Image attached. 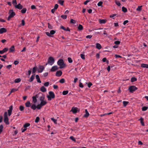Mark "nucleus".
<instances>
[{
  "label": "nucleus",
  "mask_w": 148,
  "mask_h": 148,
  "mask_svg": "<svg viewBox=\"0 0 148 148\" xmlns=\"http://www.w3.org/2000/svg\"><path fill=\"white\" fill-rule=\"evenodd\" d=\"M138 120L140 121L141 124L142 126H144L145 125V124L143 122V118L141 117L140 119H139Z\"/></svg>",
  "instance_id": "23"
},
{
  "label": "nucleus",
  "mask_w": 148,
  "mask_h": 148,
  "mask_svg": "<svg viewBox=\"0 0 148 148\" xmlns=\"http://www.w3.org/2000/svg\"><path fill=\"white\" fill-rule=\"evenodd\" d=\"M36 79H37V82H38L39 83H41V82L40 79L38 75H36Z\"/></svg>",
  "instance_id": "22"
},
{
  "label": "nucleus",
  "mask_w": 148,
  "mask_h": 148,
  "mask_svg": "<svg viewBox=\"0 0 148 148\" xmlns=\"http://www.w3.org/2000/svg\"><path fill=\"white\" fill-rule=\"evenodd\" d=\"M19 109L21 111H23L24 110V107L22 106H21L19 107Z\"/></svg>",
  "instance_id": "44"
},
{
  "label": "nucleus",
  "mask_w": 148,
  "mask_h": 148,
  "mask_svg": "<svg viewBox=\"0 0 148 148\" xmlns=\"http://www.w3.org/2000/svg\"><path fill=\"white\" fill-rule=\"evenodd\" d=\"M45 99V96L43 95L42 94V95L40 96V100L41 101H44V100Z\"/></svg>",
  "instance_id": "33"
},
{
  "label": "nucleus",
  "mask_w": 148,
  "mask_h": 148,
  "mask_svg": "<svg viewBox=\"0 0 148 148\" xmlns=\"http://www.w3.org/2000/svg\"><path fill=\"white\" fill-rule=\"evenodd\" d=\"M61 17L63 19H65L67 18V15H63L61 16Z\"/></svg>",
  "instance_id": "48"
},
{
  "label": "nucleus",
  "mask_w": 148,
  "mask_h": 148,
  "mask_svg": "<svg viewBox=\"0 0 148 148\" xmlns=\"http://www.w3.org/2000/svg\"><path fill=\"white\" fill-rule=\"evenodd\" d=\"M30 102L29 101H28L25 103V105L26 107H29L30 106Z\"/></svg>",
  "instance_id": "30"
},
{
  "label": "nucleus",
  "mask_w": 148,
  "mask_h": 148,
  "mask_svg": "<svg viewBox=\"0 0 148 148\" xmlns=\"http://www.w3.org/2000/svg\"><path fill=\"white\" fill-rule=\"evenodd\" d=\"M141 67L143 68H148V64H141Z\"/></svg>",
  "instance_id": "26"
},
{
  "label": "nucleus",
  "mask_w": 148,
  "mask_h": 148,
  "mask_svg": "<svg viewBox=\"0 0 148 148\" xmlns=\"http://www.w3.org/2000/svg\"><path fill=\"white\" fill-rule=\"evenodd\" d=\"M30 125V124L29 123H27L24 124L23 126V127L25 128H27V127Z\"/></svg>",
  "instance_id": "27"
},
{
  "label": "nucleus",
  "mask_w": 148,
  "mask_h": 148,
  "mask_svg": "<svg viewBox=\"0 0 148 148\" xmlns=\"http://www.w3.org/2000/svg\"><path fill=\"white\" fill-rule=\"evenodd\" d=\"M62 74V72L61 71L59 70L57 71L56 74V75L57 77H60Z\"/></svg>",
  "instance_id": "11"
},
{
  "label": "nucleus",
  "mask_w": 148,
  "mask_h": 148,
  "mask_svg": "<svg viewBox=\"0 0 148 148\" xmlns=\"http://www.w3.org/2000/svg\"><path fill=\"white\" fill-rule=\"evenodd\" d=\"M70 23L73 24H75L76 23V21L73 19H71L70 20Z\"/></svg>",
  "instance_id": "51"
},
{
  "label": "nucleus",
  "mask_w": 148,
  "mask_h": 148,
  "mask_svg": "<svg viewBox=\"0 0 148 148\" xmlns=\"http://www.w3.org/2000/svg\"><path fill=\"white\" fill-rule=\"evenodd\" d=\"M45 33L46 34L47 36H49V37H50V36H52L51 35V34H50V32L49 33V32H45Z\"/></svg>",
  "instance_id": "59"
},
{
  "label": "nucleus",
  "mask_w": 148,
  "mask_h": 148,
  "mask_svg": "<svg viewBox=\"0 0 148 148\" xmlns=\"http://www.w3.org/2000/svg\"><path fill=\"white\" fill-rule=\"evenodd\" d=\"M13 109V107L12 106H11L9 107V109L8 110V115L9 116H10L11 114L12 111Z\"/></svg>",
  "instance_id": "8"
},
{
  "label": "nucleus",
  "mask_w": 148,
  "mask_h": 148,
  "mask_svg": "<svg viewBox=\"0 0 148 148\" xmlns=\"http://www.w3.org/2000/svg\"><path fill=\"white\" fill-rule=\"evenodd\" d=\"M12 67L11 65H9L6 66V68L8 69H10Z\"/></svg>",
  "instance_id": "63"
},
{
  "label": "nucleus",
  "mask_w": 148,
  "mask_h": 148,
  "mask_svg": "<svg viewBox=\"0 0 148 148\" xmlns=\"http://www.w3.org/2000/svg\"><path fill=\"white\" fill-rule=\"evenodd\" d=\"M122 10L124 12H127V9L124 6L122 7Z\"/></svg>",
  "instance_id": "32"
},
{
  "label": "nucleus",
  "mask_w": 148,
  "mask_h": 148,
  "mask_svg": "<svg viewBox=\"0 0 148 148\" xmlns=\"http://www.w3.org/2000/svg\"><path fill=\"white\" fill-rule=\"evenodd\" d=\"M51 120L53 121L54 123L57 124V120L53 118H51Z\"/></svg>",
  "instance_id": "46"
},
{
  "label": "nucleus",
  "mask_w": 148,
  "mask_h": 148,
  "mask_svg": "<svg viewBox=\"0 0 148 148\" xmlns=\"http://www.w3.org/2000/svg\"><path fill=\"white\" fill-rule=\"evenodd\" d=\"M60 28L61 29H63L64 30L66 31H69L70 32V30L69 29V27H67L66 29L63 26H61L60 27Z\"/></svg>",
  "instance_id": "19"
},
{
  "label": "nucleus",
  "mask_w": 148,
  "mask_h": 148,
  "mask_svg": "<svg viewBox=\"0 0 148 148\" xmlns=\"http://www.w3.org/2000/svg\"><path fill=\"white\" fill-rule=\"evenodd\" d=\"M138 88L134 86H130L129 87L128 90L130 92L133 93Z\"/></svg>",
  "instance_id": "6"
},
{
  "label": "nucleus",
  "mask_w": 148,
  "mask_h": 148,
  "mask_svg": "<svg viewBox=\"0 0 148 148\" xmlns=\"http://www.w3.org/2000/svg\"><path fill=\"white\" fill-rule=\"evenodd\" d=\"M137 79L134 77H132L131 79V81L132 82H136L137 81Z\"/></svg>",
  "instance_id": "28"
},
{
  "label": "nucleus",
  "mask_w": 148,
  "mask_h": 148,
  "mask_svg": "<svg viewBox=\"0 0 148 148\" xmlns=\"http://www.w3.org/2000/svg\"><path fill=\"white\" fill-rule=\"evenodd\" d=\"M37 68L36 66H35L32 69V73L34 74L36 73V71Z\"/></svg>",
  "instance_id": "29"
},
{
  "label": "nucleus",
  "mask_w": 148,
  "mask_h": 148,
  "mask_svg": "<svg viewBox=\"0 0 148 148\" xmlns=\"http://www.w3.org/2000/svg\"><path fill=\"white\" fill-rule=\"evenodd\" d=\"M56 31L54 30H51L50 31V33L51 35H53L55 34Z\"/></svg>",
  "instance_id": "50"
},
{
  "label": "nucleus",
  "mask_w": 148,
  "mask_h": 148,
  "mask_svg": "<svg viewBox=\"0 0 148 148\" xmlns=\"http://www.w3.org/2000/svg\"><path fill=\"white\" fill-rule=\"evenodd\" d=\"M59 82L60 83L63 84L65 82V79L64 78H62L59 80Z\"/></svg>",
  "instance_id": "40"
},
{
  "label": "nucleus",
  "mask_w": 148,
  "mask_h": 148,
  "mask_svg": "<svg viewBox=\"0 0 148 148\" xmlns=\"http://www.w3.org/2000/svg\"><path fill=\"white\" fill-rule=\"evenodd\" d=\"M71 111L74 114L77 113L78 111H79V110L78 109V108L77 107H73L71 110Z\"/></svg>",
  "instance_id": "7"
},
{
  "label": "nucleus",
  "mask_w": 148,
  "mask_h": 148,
  "mask_svg": "<svg viewBox=\"0 0 148 148\" xmlns=\"http://www.w3.org/2000/svg\"><path fill=\"white\" fill-rule=\"evenodd\" d=\"M27 128H24L23 127L21 128V130H22V132H23L27 130Z\"/></svg>",
  "instance_id": "61"
},
{
  "label": "nucleus",
  "mask_w": 148,
  "mask_h": 148,
  "mask_svg": "<svg viewBox=\"0 0 148 148\" xmlns=\"http://www.w3.org/2000/svg\"><path fill=\"white\" fill-rule=\"evenodd\" d=\"M40 90L43 92H45L46 91V89L44 86H42L40 88Z\"/></svg>",
  "instance_id": "25"
},
{
  "label": "nucleus",
  "mask_w": 148,
  "mask_h": 148,
  "mask_svg": "<svg viewBox=\"0 0 148 148\" xmlns=\"http://www.w3.org/2000/svg\"><path fill=\"white\" fill-rule=\"evenodd\" d=\"M115 3L116 4L118 5V6H119L121 5V3L119 1H116Z\"/></svg>",
  "instance_id": "55"
},
{
  "label": "nucleus",
  "mask_w": 148,
  "mask_h": 148,
  "mask_svg": "<svg viewBox=\"0 0 148 148\" xmlns=\"http://www.w3.org/2000/svg\"><path fill=\"white\" fill-rule=\"evenodd\" d=\"M36 106V108L38 109H40L41 108V107H42L40 104H38Z\"/></svg>",
  "instance_id": "54"
},
{
  "label": "nucleus",
  "mask_w": 148,
  "mask_h": 148,
  "mask_svg": "<svg viewBox=\"0 0 148 148\" xmlns=\"http://www.w3.org/2000/svg\"><path fill=\"white\" fill-rule=\"evenodd\" d=\"M58 3L61 5H63L64 1L62 0H59L58 1Z\"/></svg>",
  "instance_id": "36"
},
{
  "label": "nucleus",
  "mask_w": 148,
  "mask_h": 148,
  "mask_svg": "<svg viewBox=\"0 0 148 148\" xmlns=\"http://www.w3.org/2000/svg\"><path fill=\"white\" fill-rule=\"evenodd\" d=\"M49 85V82H45L44 84V85L45 86L47 87Z\"/></svg>",
  "instance_id": "57"
},
{
  "label": "nucleus",
  "mask_w": 148,
  "mask_h": 148,
  "mask_svg": "<svg viewBox=\"0 0 148 148\" xmlns=\"http://www.w3.org/2000/svg\"><path fill=\"white\" fill-rule=\"evenodd\" d=\"M8 50V48H5L3 50H0V54H3L5 52L7 51Z\"/></svg>",
  "instance_id": "15"
},
{
  "label": "nucleus",
  "mask_w": 148,
  "mask_h": 148,
  "mask_svg": "<svg viewBox=\"0 0 148 148\" xmlns=\"http://www.w3.org/2000/svg\"><path fill=\"white\" fill-rule=\"evenodd\" d=\"M35 76V74H34L32 75L31 76L30 78L28 80V81L29 82H32L34 79Z\"/></svg>",
  "instance_id": "18"
},
{
  "label": "nucleus",
  "mask_w": 148,
  "mask_h": 148,
  "mask_svg": "<svg viewBox=\"0 0 148 148\" xmlns=\"http://www.w3.org/2000/svg\"><path fill=\"white\" fill-rule=\"evenodd\" d=\"M68 60L69 62L70 63H71L73 62V60L71 58L69 57L68 58Z\"/></svg>",
  "instance_id": "47"
},
{
  "label": "nucleus",
  "mask_w": 148,
  "mask_h": 148,
  "mask_svg": "<svg viewBox=\"0 0 148 148\" xmlns=\"http://www.w3.org/2000/svg\"><path fill=\"white\" fill-rule=\"evenodd\" d=\"M103 3L102 1H100L98 3L97 5L98 6H101Z\"/></svg>",
  "instance_id": "41"
},
{
  "label": "nucleus",
  "mask_w": 148,
  "mask_h": 148,
  "mask_svg": "<svg viewBox=\"0 0 148 148\" xmlns=\"http://www.w3.org/2000/svg\"><path fill=\"white\" fill-rule=\"evenodd\" d=\"M44 69V67L42 66H40L38 70V73H42Z\"/></svg>",
  "instance_id": "9"
},
{
  "label": "nucleus",
  "mask_w": 148,
  "mask_h": 148,
  "mask_svg": "<svg viewBox=\"0 0 148 148\" xmlns=\"http://www.w3.org/2000/svg\"><path fill=\"white\" fill-rule=\"evenodd\" d=\"M49 95H47V97L49 101L51 100L52 99L54 98L55 97V95L54 92L51 91L49 92Z\"/></svg>",
  "instance_id": "4"
},
{
  "label": "nucleus",
  "mask_w": 148,
  "mask_h": 148,
  "mask_svg": "<svg viewBox=\"0 0 148 148\" xmlns=\"http://www.w3.org/2000/svg\"><path fill=\"white\" fill-rule=\"evenodd\" d=\"M55 62V60L54 58L51 56L49 57L48 60L47 62L46 65H47V64H49L51 65H52Z\"/></svg>",
  "instance_id": "2"
},
{
  "label": "nucleus",
  "mask_w": 148,
  "mask_h": 148,
  "mask_svg": "<svg viewBox=\"0 0 148 148\" xmlns=\"http://www.w3.org/2000/svg\"><path fill=\"white\" fill-rule=\"evenodd\" d=\"M27 128H24L23 127L21 128V130H22V132H23L27 130Z\"/></svg>",
  "instance_id": "60"
},
{
  "label": "nucleus",
  "mask_w": 148,
  "mask_h": 148,
  "mask_svg": "<svg viewBox=\"0 0 148 148\" xmlns=\"http://www.w3.org/2000/svg\"><path fill=\"white\" fill-rule=\"evenodd\" d=\"M27 128H24L23 127L21 128V130H22V132H23L27 130Z\"/></svg>",
  "instance_id": "62"
},
{
  "label": "nucleus",
  "mask_w": 148,
  "mask_h": 148,
  "mask_svg": "<svg viewBox=\"0 0 148 148\" xmlns=\"http://www.w3.org/2000/svg\"><path fill=\"white\" fill-rule=\"evenodd\" d=\"M40 120V118L39 117H36L35 120V122L36 123H38Z\"/></svg>",
  "instance_id": "45"
},
{
  "label": "nucleus",
  "mask_w": 148,
  "mask_h": 148,
  "mask_svg": "<svg viewBox=\"0 0 148 148\" xmlns=\"http://www.w3.org/2000/svg\"><path fill=\"white\" fill-rule=\"evenodd\" d=\"M38 94L36 95L35 96H33L32 97L33 101L34 103H35L37 102V100L36 97H38Z\"/></svg>",
  "instance_id": "13"
},
{
  "label": "nucleus",
  "mask_w": 148,
  "mask_h": 148,
  "mask_svg": "<svg viewBox=\"0 0 148 148\" xmlns=\"http://www.w3.org/2000/svg\"><path fill=\"white\" fill-rule=\"evenodd\" d=\"M27 11V9L25 8H23L22 9V10H21V12L22 13L24 14Z\"/></svg>",
  "instance_id": "31"
},
{
  "label": "nucleus",
  "mask_w": 148,
  "mask_h": 148,
  "mask_svg": "<svg viewBox=\"0 0 148 148\" xmlns=\"http://www.w3.org/2000/svg\"><path fill=\"white\" fill-rule=\"evenodd\" d=\"M21 81V79L20 78H17L15 79L14 82L16 83H18L19 82Z\"/></svg>",
  "instance_id": "34"
},
{
  "label": "nucleus",
  "mask_w": 148,
  "mask_h": 148,
  "mask_svg": "<svg viewBox=\"0 0 148 148\" xmlns=\"http://www.w3.org/2000/svg\"><path fill=\"white\" fill-rule=\"evenodd\" d=\"M4 121L6 125H8L9 124L8 122V116L7 112H4Z\"/></svg>",
  "instance_id": "5"
},
{
  "label": "nucleus",
  "mask_w": 148,
  "mask_h": 148,
  "mask_svg": "<svg viewBox=\"0 0 148 148\" xmlns=\"http://www.w3.org/2000/svg\"><path fill=\"white\" fill-rule=\"evenodd\" d=\"M58 5L57 4H56L54 6V9L55 10H56L58 8Z\"/></svg>",
  "instance_id": "64"
},
{
  "label": "nucleus",
  "mask_w": 148,
  "mask_h": 148,
  "mask_svg": "<svg viewBox=\"0 0 148 148\" xmlns=\"http://www.w3.org/2000/svg\"><path fill=\"white\" fill-rule=\"evenodd\" d=\"M57 63L58 65L60 66V69H63L65 66V64L64 63V61L62 59H59Z\"/></svg>",
  "instance_id": "1"
},
{
  "label": "nucleus",
  "mask_w": 148,
  "mask_h": 148,
  "mask_svg": "<svg viewBox=\"0 0 148 148\" xmlns=\"http://www.w3.org/2000/svg\"><path fill=\"white\" fill-rule=\"evenodd\" d=\"M47 102L45 101L44 100L41 101L40 104V105L42 106L45 105L47 104Z\"/></svg>",
  "instance_id": "24"
},
{
  "label": "nucleus",
  "mask_w": 148,
  "mask_h": 148,
  "mask_svg": "<svg viewBox=\"0 0 148 148\" xmlns=\"http://www.w3.org/2000/svg\"><path fill=\"white\" fill-rule=\"evenodd\" d=\"M36 105L34 104H32V106L31 107V108L33 110H35L36 108Z\"/></svg>",
  "instance_id": "35"
},
{
  "label": "nucleus",
  "mask_w": 148,
  "mask_h": 148,
  "mask_svg": "<svg viewBox=\"0 0 148 148\" xmlns=\"http://www.w3.org/2000/svg\"><path fill=\"white\" fill-rule=\"evenodd\" d=\"M7 32L6 29L5 28H1L0 29V34H1Z\"/></svg>",
  "instance_id": "12"
},
{
  "label": "nucleus",
  "mask_w": 148,
  "mask_h": 148,
  "mask_svg": "<svg viewBox=\"0 0 148 148\" xmlns=\"http://www.w3.org/2000/svg\"><path fill=\"white\" fill-rule=\"evenodd\" d=\"M148 107L147 106L143 107L142 108V110L143 111H145L148 109Z\"/></svg>",
  "instance_id": "39"
},
{
  "label": "nucleus",
  "mask_w": 148,
  "mask_h": 148,
  "mask_svg": "<svg viewBox=\"0 0 148 148\" xmlns=\"http://www.w3.org/2000/svg\"><path fill=\"white\" fill-rule=\"evenodd\" d=\"M129 103L128 101H124L123 102V104L124 107L126 106Z\"/></svg>",
  "instance_id": "38"
},
{
  "label": "nucleus",
  "mask_w": 148,
  "mask_h": 148,
  "mask_svg": "<svg viewBox=\"0 0 148 148\" xmlns=\"http://www.w3.org/2000/svg\"><path fill=\"white\" fill-rule=\"evenodd\" d=\"M14 46H12L9 49V52H13L14 51Z\"/></svg>",
  "instance_id": "20"
},
{
  "label": "nucleus",
  "mask_w": 148,
  "mask_h": 148,
  "mask_svg": "<svg viewBox=\"0 0 148 148\" xmlns=\"http://www.w3.org/2000/svg\"><path fill=\"white\" fill-rule=\"evenodd\" d=\"M142 7V5L138 6L137 8L136 9V10L138 11H141V8Z\"/></svg>",
  "instance_id": "43"
},
{
  "label": "nucleus",
  "mask_w": 148,
  "mask_h": 148,
  "mask_svg": "<svg viewBox=\"0 0 148 148\" xmlns=\"http://www.w3.org/2000/svg\"><path fill=\"white\" fill-rule=\"evenodd\" d=\"M96 47L98 49H100L102 48L101 45L98 43H97L96 44Z\"/></svg>",
  "instance_id": "16"
},
{
  "label": "nucleus",
  "mask_w": 148,
  "mask_h": 148,
  "mask_svg": "<svg viewBox=\"0 0 148 148\" xmlns=\"http://www.w3.org/2000/svg\"><path fill=\"white\" fill-rule=\"evenodd\" d=\"M80 57L82 59L84 60L85 59V55L83 54H81Z\"/></svg>",
  "instance_id": "58"
},
{
  "label": "nucleus",
  "mask_w": 148,
  "mask_h": 148,
  "mask_svg": "<svg viewBox=\"0 0 148 148\" xmlns=\"http://www.w3.org/2000/svg\"><path fill=\"white\" fill-rule=\"evenodd\" d=\"M69 91L68 90H65V91H64L62 92V94L63 95H67Z\"/></svg>",
  "instance_id": "42"
},
{
  "label": "nucleus",
  "mask_w": 148,
  "mask_h": 148,
  "mask_svg": "<svg viewBox=\"0 0 148 148\" xmlns=\"http://www.w3.org/2000/svg\"><path fill=\"white\" fill-rule=\"evenodd\" d=\"M58 69V66H54L52 67L51 69V71L52 72H53L55 71Z\"/></svg>",
  "instance_id": "14"
},
{
  "label": "nucleus",
  "mask_w": 148,
  "mask_h": 148,
  "mask_svg": "<svg viewBox=\"0 0 148 148\" xmlns=\"http://www.w3.org/2000/svg\"><path fill=\"white\" fill-rule=\"evenodd\" d=\"M15 8H16L18 9L19 10L22 9L23 8V6L20 3H18L17 5H14Z\"/></svg>",
  "instance_id": "10"
},
{
  "label": "nucleus",
  "mask_w": 148,
  "mask_h": 148,
  "mask_svg": "<svg viewBox=\"0 0 148 148\" xmlns=\"http://www.w3.org/2000/svg\"><path fill=\"white\" fill-rule=\"evenodd\" d=\"M78 28L79 30H81L83 29V27L81 25L79 24L78 26Z\"/></svg>",
  "instance_id": "37"
},
{
  "label": "nucleus",
  "mask_w": 148,
  "mask_h": 148,
  "mask_svg": "<svg viewBox=\"0 0 148 148\" xmlns=\"http://www.w3.org/2000/svg\"><path fill=\"white\" fill-rule=\"evenodd\" d=\"M9 14L10 15L8 16L7 20L8 21H9L10 19L13 17L15 15V13L14 12L13 10H10L9 11Z\"/></svg>",
  "instance_id": "3"
},
{
  "label": "nucleus",
  "mask_w": 148,
  "mask_h": 148,
  "mask_svg": "<svg viewBox=\"0 0 148 148\" xmlns=\"http://www.w3.org/2000/svg\"><path fill=\"white\" fill-rule=\"evenodd\" d=\"M120 42L119 41H116L114 42V43L116 45H118L120 44Z\"/></svg>",
  "instance_id": "53"
},
{
  "label": "nucleus",
  "mask_w": 148,
  "mask_h": 148,
  "mask_svg": "<svg viewBox=\"0 0 148 148\" xmlns=\"http://www.w3.org/2000/svg\"><path fill=\"white\" fill-rule=\"evenodd\" d=\"M99 22L100 24H105L106 22V21L104 19H99Z\"/></svg>",
  "instance_id": "21"
},
{
  "label": "nucleus",
  "mask_w": 148,
  "mask_h": 148,
  "mask_svg": "<svg viewBox=\"0 0 148 148\" xmlns=\"http://www.w3.org/2000/svg\"><path fill=\"white\" fill-rule=\"evenodd\" d=\"M18 89H16L15 88H13L12 89L11 91V93L14 92L16 91H17Z\"/></svg>",
  "instance_id": "49"
},
{
  "label": "nucleus",
  "mask_w": 148,
  "mask_h": 148,
  "mask_svg": "<svg viewBox=\"0 0 148 148\" xmlns=\"http://www.w3.org/2000/svg\"><path fill=\"white\" fill-rule=\"evenodd\" d=\"M92 84L90 82H89L87 84L88 86V88H90Z\"/></svg>",
  "instance_id": "52"
},
{
  "label": "nucleus",
  "mask_w": 148,
  "mask_h": 148,
  "mask_svg": "<svg viewBox=\"0 0 148 148\" xmlns=\"http://www.w3.org/2000/svg\"><path fill=\"white\" fill-rule=\"evenodd\" d=\"M70 138L74 142L76 141V140L75 138L73 136H71L70 137Z\"/></svg>",
  "instance_id": "56"
},
{
  "label": "nucleus",
  "mask_w": 148,
  "mask_h": 148,
  "mask_svg": "<svg viewBox=\"0 0 148 148\" xmlns=\"http://www.w3.org/2000/svg\"><path fill=\"white\" fill-rule=\"evenodd\" d=\"M85 114L84 115V116L85 117L87 118L89 116V114L87 109L85 110Z\"/></svg>",
  "instance_id": "17"
}]
</instances>
